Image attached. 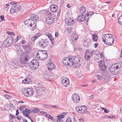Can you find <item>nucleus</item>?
<instances>
[{"instance_id": "obj_49", "label": "nucleus", "mask_w": 122, "mask_h": 122, "mask_svg": "<svg viewBox=\"0 0 122 122\" xmlns=\"http://www.w3.org/2000/svg\"><path fill=\"white\" fill-rule=\"evenodd\" d=\"M97 77L98 79L100 80H101L102 78V77L101 76L99 75H97Z\"/></svg>"}, {"instance_id": "obj_44", "label": "nucleus", "mask_w": 122, "mask_h": 122, "mask_svg": "<svg viewBox=\"0 0 122 122\" xmlns=\"http://www.w3.org/2000/svg\"><path fill=\"white\" fill-rule=\"evenodd\" d=\"M95 55H98L100 54V52L98 50H96L95 52Z\"/></svg>"}, {"instance_id": "obj_53", "label": "nucleus", "mask_w": 122, "mask_h": 122, "mask_svg": "<svg viewBox=\"0 0 122 122\" xmlns=\"http://www.w3.org/2000/svg\"><path fill=\"white\" fill-rule=\"evenodd\" d=\"M109 112V111L108 110H107L106 109H105L104 110V112L105 113H108Z\"/></svg>"}, {"instance_id": "obj_4", "label": "nucleus", "mask_w": 122, "mask_h": 122, "mask_svg": "<svg viewBox=\"0 0 122 122\" xmlns=\"http://www.w3.org/2000/svg\"><path fill=\"white\" fill-rule=\"evenodd\" d=\"M109 34H107L104 35L102 37V39L104 43L108 45H112L114 43V40H113L112 42H110L111 40L110 38L109 37Z\"/></svg>"}, {"instance_id": "obj_48", "label": "nucleus", "mask_w": 122, "mask_h": 122, "mask_svg": "<svg viewBox=\"0 0 122 122\" xmlns=\"http://www.w3.org/2000/svg\"><path fill=\"white\" fill-rule=\"evenodd\" d=\"M0 18L1 20L4 21L5 20L4 19V16L3 15H1L0 16Z\"/></svg>"}, {"instance_id": "obj_26", "label": "nucleus", "mask_w": 122, "mask_h": 122, "mask_svg": "<svg viewBox=\"0 0 122 122\" xmlns=\"http://www.w3.org/2000/svg\"><path fill=\"white\" fill-rule=\"evenodd\" d=\"M92 37L93 40L94 41L96 42L97 40V35L94 34H92Z\"/></svg>"}, {"instance_id": "obj_17", "label": "nucleus", "mask_w": 122, "mask_h": 122, "mask_svg": "<svg viewBox=\"0 0 122 122\" xmlns=\"http://www.w3.org/2000/svg\"><path fill=\"white\" fill-rule=\"evenodd\" d=\"M58 7L55 5H52L50 7V10L52 12H54L57 10Z\"/></svg>"}, {"instance_id": "obj_63", "label": "nucleus", "mask_w": 122, "mask_h": 122, "mask_svg": "<svg viewBox=\"0 0 122 122\" xmlns=\"http://www.w3.org/2000/svg\"><path fill=\"white\" fill-rule=\"evenodd\" d=\"M23 106H22L21 107L19 108V109L20 111H22L23 109Z\"/></svg>"}, {"instance_id": "obj_40", "label": "nucleus", "mask_w": 122, "mask_h": 122, "mask_svg": "<svg viewBox=\"0 0 122 122\" xmlns=\"http://www.w3.org/2000/svg\"><path fill=\"white\" fill-rule=\"evenodd\" d=\"M5 97L8 99H10L12 98L11 96H9L7 94H5Z\"/></svg>"}, {"instance_id": "obj_35", "label": "nucleus", "mask_w": 122, "mask_h": 122, "mask_svg": "<svg viewBox=\"0 0 122 122\" xmlns=\"http://www.w3.org/2000/svg\"><path fill=\"white\" fill-rule=\"evenodd\" d=\"M40 110L39 109L35 108H34L32 111V112L34 113H37Z\"/></svg>"}, {"instance_id": "obj_10", "label": "nucleus", "mask_w": 122, "mask_h": 122, "mask_svg": "<svg viewBox=\"0 0 122 122\" xmlns=\"http://www.w3.org/2000/svg\"><path fill=\"white\" fill-rule=\"evenodd\" d=\"M93 53L94 51H91L89 50H87L85 53V59L87 60H89Z\"/></svg>"}, {"instance_id": "obj_55", "label": "nucleus", "mask_w": 122, "mask_h": 122, "mask_svg": "<svg viewBox=\"0 0 122 122\" xmlns=\"http://www.w3.org/2000/svg\"><path fill=\"white\" fill-rule=\"evenodd\" d=\"M88 17V18H87L86 19V17L85 16V19H84V20H85V21L86 22H88V19H89V18L88 17Z\"/></svg>"}, {"instance_id": "obj_7", "label": "nucleus", "mask_w": 122, "mask_h": 122, "mask_svg": "<svg viewBox=\"0 0 122 122\" xmlns=\"http://www.w3.org/2000/svg\"><path fill=\"white\" fill-rule=\"evenodd\" d=\"M21 8V6L19 4H15L13 5L10 8V12L12 14L17 12L20 10Z\"/></svg>"}, {"instance_id": "obj_47", "label": "nucleus", "mask_w": 122, "mask_h": 122, "mask_svg": "<svg viewBox=\"0 0 122 122\" xmlns=\"http://www.w3.org/2000/svg\"><path fill=\"white\" fill-rule=\"evenodd\" d=\"M50 40L51 42L52 43V44H53L54 43V39L52 37L50 39Z\"/></svg>"}, {"instance_id": "obj_59", "label": "nucleus", "mask_w": 122, "mask_h": 122, "mask_svg": "<svg viewBox=\"0 0 122 122\" xmlns=\"http://www.w3.org/2000/svg\"><path fill=\"white\" fill-rule=\"evenodd\" d=\"M55 36L56 37H57L58 36V34L57 32H55Z\"/></svg>"}, {"instance_id": "obj_29", "label": "nucleus", "mask_w": 122, "mask_h": 122, "mask_svg": "<svg viewBox=\"0 0 122 122\" xmlns=\"http://www.w3.org/2000/svg\"><path fill=\"white\" fill-rule=\"evenodd\" d=\"M31 17H32V19L33 20H38L39 19L38 16L35 14H32Z\"/></svg>"}, {"instance_id": "obj_39", "label": "nucleus", "mask_w": 122, "mask_h": 122, "mask_svg": "<svg viewBox=\"0 0 122 122\" xmlns=\"http://www.w3.org/2000/svg\"><path fill=\"white\" fill-rule=\"evenodd\" d=\"M25 110L27 113L30 114L31 112V111L27 109H25Z\"/></svg>"}, {"instance_id": "obj_46", "label": "nucleus", "mask_w": 122, "mask_h": 122, "mask_svg": "<svg viewBox=\"0 0 122 122\" xmlns=\"http://www.w3.org/2000/svg\"><path fill=\"white\" fill-rule=\"evenodd\" d=\"M10 117L11 118V119H13L15 118V117L13 115L11 114H10Z\"/></svg>"}, {"instance_id": "obj_14", "label": "nucleus", "mask_w": 122, "mask_h": 122, "mask_svg": "<svg viewBox=\"0 0 122 122\" xmlns=\"http://www.w3.org/2000/svg\"><path fill=\"white\" fill-rule=\"evenodd\" d=\"M65 21L66 24L69 25H73L75 23L74 20L70 17L66 18Z\"/></svg>"}, {"instance_id": "obj_5", "label": "nucleus", "mask_w": 122, "mask_h": 122, "mask_svg": "<svg viewBox=\"0 0 122 122\" xmlns=\"http://www.w3.org/2000/svg\"><path fill=\"white\" fill-rule=\"evenodd\" d=\"M22 92L23 94L27 97L31 96L34 93L33 90L30 88L23 89Z\"/></svg>"}, {"instance_id": "obj_27", "label": "nucleus", "mask_w": 122, "mask_h": 122, "mask_svg": "<svg viewBox=\"0 0 122 122\" xmlns=\"http://www.w3.org/2000/svg\"><path fill=\"white\" fill-rule=\"evenodd\" d=\"M28 61L27 59H25L24 58L21 59L20 60L21 63L23 64H26L27 63Z\"/></svg>"}, {"instance_id": "obj_24", "label": "nucleus", "mask_w": 122, "mask_h": 122, "mask_svg": "<svg viewBox=\"0 0 122 122\" xmlns=\"http://www.w3.org/2000/svg\"><path fill=\"white\" fill-rule=\"evenodd\" d=\"M78 35L76 34H74L71 36V39L72 40L74 41H76L78 39Z\"/></svg>"}, {"instance_id": "obj_43", "label": "nucleus", "mask_w": 122, "mask_h": 122, "mask_svg": "<svg viewBox=\"0 0 122 122\" xmlns=\"http://www.w3.org/2000/svg\"><path fill=\"white\" fill-rule=\"evenodd\" d=\"M21 37H20L19 36H17L15 40V42H16L18 41L21 38Z\"/></svg>"}, {"instance_id": "obj_23", "label": "nucleus", "mask_w": 122, "mask_h": 122, "mask_svg": "<svg viewBox=\"0 0 122 122\" xmlns=\"http://www.w3.org/2000/svg\"><path fill=\"white\" fill-rule=\"evenodd\" d=\"M50 71H46L45 72V74L44 75V78L45 79H48L49 78L50 76L49 73Z\"/></svg>"}, {"instance_id": "obj_36", "label": "nucleus", "mask_w": 122, "mask_h": 122, "mask_svg": "<svg viewBox=\"0 0 122 122\" xmlns=\"http://www.w3.org/2000/svg\"><path fill=\"white\" fill-rule=\"evenodd\" d=\"M40 87H41V86H37L35 89V90L36 91L38 92L39 90H40Z\"/></svg>"}, {"instance_id": "obj_31", "label": "nucleus", "mask_w": 122, "mask_h": 122, "mask_svg": "<svg viewBox=\"0 0 122 122\" xmlns=\"http://www.w3.org/2000/svg\"><path fill=\"white\" fill-rule=\"evenodd\" d=\"M24 58L25 59H27V60L28 61L30 58L29 54L27 53H25Z\"/></svg>"}, {"instance_id": "obj_57", "label": "nucleus", "mask_w": 122, "mask_h": 122, "mask_svg": "<svg viewBox=\"0 0 122 122\" xmlns=\"http://www.w3.org/2000/svg\"><path fill=\"white\" fill-rule=\"evenodd\" d=\"M78 120L80 122H83V120L82 118H80Z\"/></svg>"}, {"instance_id": "obj_50", "label": "nucleus", "mask_w": 122, "mask_h": 122, "mask_svg": "<svg viewBox=\"0 0 122 122\" xmlns=\"http://www.w3.org/2000/svg\"><path fill=\"white\" fill-rule=\"evenodd\" d=\"M46 36L49 38V39H50L52 37V35L51 34H47L46 35Z\"/></svg>"}, {"instance_id": "obj_42", "label": "nucleus", "mask_w": 122, "mask_h": 122, "mask_svg": "<svg viewBox=\"0 0 122 122\" xmlns=\"http://www.w3.org/2000/svg\"><path fill=\"white\" fill-rule=\"evenodd\" d=\"M9 5V4H5L4 5V7H3V9H6L8 7Z\"/></svg>"}, {"instance_id": "obj_12", "label": "nucleus", "mask_w": 122, "mask_h": 122, "mask_svg": "<svg viewBox=\"0 0 122 122\" xmlns=\"http://www.w3.org/2000/svg\"><path fill=\"white\" fill-rule=\"evenodd\" d=\"M61 82L64 86L67 87L69 85V79L67 78L63 77L61 78Z\"/></svg>"}, {"instance_id": "obj_60", "label": "nucleus", "mask_w": 122, "mask_h": 122, "mask_svg": "<svg viewBox=\"0 0 122 122\" xmlns=\"http://www.w3.org/2000/svg\"><path fill=\"white\" fill-rule=\"evenodd\" d=\"M36 35L37 36V38H38L39 36H40L41 35V34L40 33H38V34H36Z\"/></svg>"}, {"instance_id": "obj_37", "label": "nucleus", "mask_w": 122, "mask_h": 122, "mask_svg": "<svg viewBox=\"0 0 122 122\" xmlns=\"http://www.w3.org/2000/svg\"><path fill=\"white\" fill-rule=\"evenodd\" d=\"M46 116L47 117L51 119H53V117L49 114H46Z\"/></svg>"}, {"instance_id": "obj_2", "label": "nucleus", "mask_w": 122, "mask_h": 122, "mask_svg": "<svg viewBox=\"0 0 122 122\" xmlns=\"http://www.w3.org/2000/svg\"><path fill=\"white\" fill-rule=\"evenodd\" d=\"M24 23L27 26H30V29L32 31L34 30L36 28L35 23L32 20V17H31L30 19L26 20Z\"/></svg>"}, {"instance_id": "obj_13", "label": "nucleus", "mask_w": 122, "mask_h": 122, "mask_svg": "<svg viewBox=\"0 0 122 122\" xmlns=\"http://www.w3.org/2000/svg\"><path fill=\"white\" fill-rule=\"evenodd\" d=\"M72 101L75 103H77L80 100L79 95L76 93L73 94L72 95Z\"/></svg>"}, {"instance_id": "obj_20", "label": "nucleus", "mask_w": 122, "mask_h": 122, "mask_svg": "<svg viewBox=\"0 0 122 122\" xmlns=\"http://www.w3.org/2000/svg\"><path fill=\"white\" fill-rule=\"evenodd\" d=\"M17 52L18 55H20L21 56H23L22 50L21 48H19L18 49Z\"/></svg>"}, {"instance_id": "obj_58", "label": "nucleus", "mask_w": 122, "mask_h": 122, "mask_svg": "<svg viewBox=\"0 0 122 122\" xmlns=\"http://www.w3.org/2000/svg\"><path fill=\"white\" fill-rule=\"evenodd\" d=\"M100 56L101 58H103L104 56H103V53H101L100 54Z\"/></svg>"}, {"instance_id": "obj_61", "label": "nucleus", "mask_w": 122, "mask_h": 122, "mask_svg": "<svg viewBox=\"0 0 122 122\" xmlns=\"http://www.w3.org/2000/svg\"><path fill=\"white\" fill-rule=\"evenodd\" d=\"M61 114H62V115H64V116L65 115H66L67 114V113L66 112H64L63 113H62Z\"/></svg>"}, {"instance_id": "obj_8", "label": "nucleus", "mask_w": 122, "mask_h": 122, "mask_svg": "<svg viewBox=\"0 0 122 122\" xmlns=\"http://www.w3.org/2000/svg\"><path fill=\"white\" fill-rule=\"evenodd\" d=\"M39 64V62L37 60H33L29 63V65L30 67L32 70H35L38 68Z\"/></svg>"}, {"instance_id": "obj_41", "label": "nucleus", "mask_w": 122, "mask_h": 122, "mask_svg": "<svg viewBox=\"0 0 122 122\" xmlns=\"http://www.w3.org/2000/svg\"><path fill=\"white\" fill-rule=\"evenodd\" d=\"M8 34L9 35H15V34L14 32H8Z\"/></svg>"}, {"instance_id": "obj_16", "label": "nucleus", "mask_w": 122, "mask_h": 122, "mask_svg": "<svg viewBox=\"0 0 122 122\" xmlns=\"http://www.w3.org/2000/svg\"><path fill=\"white\" fill-rule=\"evenodd\" d=\"M99 66L101 70L102 71L106 69V66L104 64L103 62L100 61L98 62Z\"/></svg>"}, {"instance_id": "obj_32", "label": "nucleus", "mask_w": 122, "mask_h": 122, "mask_svg": "<svg viewBox=\"0 0 122 122\" xmlns=\"http://www.w3.org/2000/svg\"><path fill=\"white\" fill-rule=\"evenodd\" d=\"M81 109H82V106H78L76 108V110L80 113Z\"/></svg>"}, {"instance_id": "obj_62", "label": "nucleus", "mask_w": 122, "mask_h": 122, "mask_svg": "<svg viewBox=\"0 0 122 122\" xmlns=\"http://www.w3.org/2000/svg\"><path fill=\"white\" fill-rule=\"evenodd\" d=\"M16 3H15V2H11L10 3V4L11 5H14L15 4H16Z\"/></svg>"}, {"instance_id": "obj_56", "label": "nucleus", "mask_w": 122, "mask_h": 122, "mask_svg": "<svg viewBox=\"0 0 122 122\" xmlns=\"http://www.w3.org/2000/svg\"><path fill=\"white\" fill-rule=\"evenodd\" d=\"M22 112H23V114L25 115H26V113H26V111H25V110H23L22 111Z\"/></svg>"}, {"instance_id": "obj_33", "label": "nucleus", "mask_w": 122, "mask_h": 122, "mask_svg": "<svg viewBox=\"0 0 122 122\" xmlns=\"http://www.w3.org/2000/svg\"><path fill=\"white\" fill-rule=\"evenodd\" d=\"M118 20L119 23L122 25V14L119 17Z\"/></svg>"}, {"instance_id": "obj_21", "label": "nucleus", "mask_w": 122, "mask_h": 122, "mask_svg": "<svg viewBox=\"0 0 122 122\" xmlns=\"http://www.w3.org/2000/svg\"><path fill=\"white\" fill-rule=\"evenodd\" d=\"M87 107L85 106H82V109L80 113L84 114L87 111Z\"/></svg>"}, {"instance_id": "obj_1", "label": "nucleus", "mask_w": 122, "mask_h": 122, "mask_svg": "<svg viewBox=\"0 0 122 122\" xmlns=\"http://www.w3.org/2000/svg\"><path fill=\"white\" fill-rule=\"evenodd\" d=\"M70 58L72 65H73L74 67L75 68H79L80 66V61L81 57L79 55L73 56Z\"/></svg>"}, {"instance_id": "obj_9", "label": "nucleus", "mask_w": 122, "mask_h": 122, "mask_svg": "<svg viewBox=\"0 0 122 122\" xmlns=\"http://www.w3.org/2000/svg\"><path fill=\"white\" fill-rule=\"evenodd\" d=\"M49 42L46 40L41 39L39 41V44L40 47L43 49L46 48L48 45Z\"/></svg>"}, {"instance_id": "obj_25", "label": "nucleus", "mask_w": 122, "mask_h": 122, "mask_svg": "<svg viewBox=\"0 0 122 122\" xmlns=\"http://www.w3.org/2000/svg\"><path fill=\"white\" fill-rule=\"evenodd\" d=\"M86 9L83 6H82L80 8V12L81 14H82L85 12Z\"/></svg>"}, {"instance_id": "obj_11", "label": "nucleus", "mask_w": 122, "mask_h": 122, "mask_svg": "<svg viewBox=\"0 0 122 122\" xmlns=\"http://www.w3.org/2000/svg\"><path fill=\"white\" fill-rule=\"evenodd\" d=\"M71 60L70 58L66 57L63 60L62 62L63 64L65 65L71 66L72 65V64L71 63Z\"/></svg>"}, {"instance_id": "obj_54", "label": "nucleus", "mask_w": 122, "mask_h": 122, "mask_svg": "<svg viewBox=\"0 0 122 122\" xmlns=\"http://www.w3.org/2000/svg\"><path fill=\"white\" fill-rule=\"evenodd\" d=\"M56 122H63L62 121V119H58Z\"/></svg>"}, {"instance_id": "obj_22", "label": "nucleus", "mask_w": 122, "mask_h": 122, "mask_svg": "<svg viewBox=\"0 0 122 122\" xmlns=\"http://www.w3.org/2000/svg\"><path fill=\"white\" fill-rule=\"evenodd\" d=\"M85 16L84 15H82L79 16L77 18V20L80 22H82L84 21Z\"/></svg>"}, {"instance_id": "obj_38", "label": "nucleus", "mask_w": 122, "mask_h": 122, "mask_svg": "<svg viewBox=\"0 0 122 122\" xmlns=\"http://www.w3.org/2000/svg\"><path fill=\"white\" fill-rule=\"evenodd\" d=\"M109 37L110 38V39H111V40H110V42H112V40H114L113 37V36L110 34H109Z\"/></svg>"}, {"instance_id": "obj_52", "label": "nucleus", "mask_w": 122, "mask_h": 122, "mask_svg": "<svg viewBox=\"0 0 122 122\" xmlns=\"http://www.w3.org/2000/svg\"><path fill=\"white\" fill-rule=\"evenodd\" d=\"M10 107L12 109H14L15 108V107L14 106L13 104H11L10 105Z\"/></svg>"}, {"instance_id": "obj_45", "label": "nucleus", "mask_w": 122, "mask_h": 122, "mask_svg": "<svg viewBox=\"0 0 122 122\" xmlns=\"http://www.w3.org/2000/svg\"><path fill=\"white\" fill-rule=\"evenodd\" d=\"M66 122H71V120L70 118H68L67 119Z\"/></svg>"}, {"instance_id": "obj_64", "label": "nucleus", "mask_w": 122, "mask_h": 122, "mask_svg": "<svg viewBox=\"0 0 122 122\" xmlns=\"http://www.w3.org/2000/svg\"><path fill=\"white\" fill-rule=\"evenodd\" d=\"M120 112L122 114V107H121L120 108Z\"/></svg>"}, {"instance_id": "obj_30", "label": "nucleus", "mask_w": 122, "mask_h": 122, "mask_svg": "<svg viewBox=\"0 0 122 122\" xmlns=\"http://www.w3.org/2000/svg\"><path fill=\"white\" fill-rule=\"evenodd\" d=\"M8 45L6 40L2 44V46L4 47H8L9 46H8Z\"/></svg>"}, {"instance_id": "obj_6", "label": "nucleus", "mask_w": 122, "mask_h": 122, "mask_svg": "<svg viewBox=\"0 0 122 122\" xmlns=\"http://www.w3.org/2000/svg\"><path fill=\"white\" fill-rule=\"evenodd\" d=\"M119 67L116 65H112L110 68V70L112 74L116 75L118 74L119 72L120 71Z\"/></svg>"}, {"instance_id": "obj_34", "label": "nucleus", "mask_w": 122, "mask_h": 122, "mask_svg": "<svg viewBox=\"0 0 122 122\" xmlns=\"http://www.w3.org/2000/svg\"><path fill=\"white\" fill-rule=\"evenodd\" d=\"M57 117L58 119H61L64 118L65 117V116H64V115H62V114H61L57 116Z\"/></svg>"}, {"instance_id": "obj_3", "label": "nucleus", "mask_w": 122, "mask_h": 122, "mask_svg": "<svg viewBox=\"0 0 122 122\" xmlns=\"http://www.w3.org/2000/svg\"><path fill=\"white\" fill-rule=\"evenodd\" d=\"M47 52L45 51H39L37 54L38 59L41 60H44L46 58L47 56Z\"/></svg>"}, {"instance_id": "obj_15", "label": "nucleus", "mask_w": 122, "mask_h": 122, "mask_svg": "<svg viewBox=\"0 0 122 122\" xmlns=\"http://www.w3.org/2000/svg\"><path fill=\"white\" fill-rule=\"evenodd\" d=\"M55 67V65L52 62H51L47 64V68L48 71H51Z\"/></svg>"}, {"instance_id": "obj_19", "label": "nucleus", "mask_w": 122, "mask_h": 122, "mask_svg": "<svg viewBox=\"0 0 122 122\" xmlns=\"http://www.w3.org/2000/svg\"><path fill=\"white\" fill-rule=\"evenodd\" d=\"M6 41L9 46L11 45L13 42V39L12 37H8L6 40Z\"/></svg>"}, {"instance_id": "obj_28", "label": "nucleus", "mask_w": 122, "mask_h": 122, "mask_svg": "<svg viewBox=\"0 0 122 122\" xmlns=\"http://www.w3.org/2000/svg\"><path fill=\"white\" fill-rule=\"evenodd\" d=\"M30 82V79L28 78H26L22 81V82L24 83L29 84Z\"/></svg>"}, {"instance_id": "obj_18", "label": "nucleus", "mask_w": 122, "mask_h": 122, "mask_svg": "<svg viewBox=\"0 0 122 122\" xmlns=\"http://www.w3.org/2000/svg\"><path fill=\"white\" fill-rule=\"evenodd\" d=\"M46 23L49 25L52 24L53 21L52 18L51 17H46Z\"/></svg>"}, {"instance_id": "obj_51", "label": "nucleus", "mask_w": 122, "mask_h": 122, "mask_svg": "<svg viewBox=\"0 0 122 122\" xmlns=\"http://www.w3.org/2000/svg\"><path fill=\"white\" fill-rule=\"evenodd\" d=\"M108 117L110 118H115L116 117L115 116L113 115L110 116H108Z\"/></svg>"}]
</instances>
